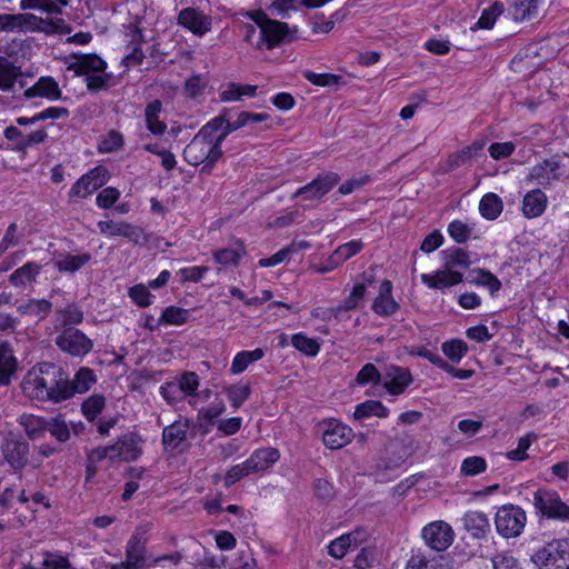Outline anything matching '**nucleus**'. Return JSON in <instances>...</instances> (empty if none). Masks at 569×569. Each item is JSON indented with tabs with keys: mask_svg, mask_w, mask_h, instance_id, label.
Segmentation results:
<instances>
[{
	"mask_svg": "<svg viewBox=\"0 0 569 569\" xmlns=\"http://www.w3.org/2000/svg\"><path fill=\"white\" fill-rule=\"evenodd\" d=\"M92 257L90 253L84 252L80 254H59L53 260V267L59 271L63 273H74L76 271L80 270L82 267H84L87 263L91 261Z\"/></svg>",
	"mask_w": 569,
	"mask_h": 569,
	"instance_id": "7c9ffc66",
	"label": "nucleus"
},
{
	"mask_svg": "<svg viewBox=\"0 0 569 569\" xmlns=\"http://www.w3.org/2000/svg\"><path fill=\"white\" fill-rule=\"evenodd\" d=\"M54 343L60 351L73 358H83L93 349V341L76 327L58 330Z\"/></svg>",
	"mask_w": 569,
	"mask_h": 569,
	"instance_id": "0eeeda50",
	"label": "nucleus"
},
{
	"mask_svg": "<svg viewBox=\"0 0 569 569\" xmlns=\"http://www.w3.org/2000/svg\"><path fill=\"white\" fill-rule=\"evenodd\" d=\"M61 94L58 82L51 77L39 78V80L23 93L27 99L40 97L49 100H59Z\"/></svg>",
	"mask_w": 569,
	"mask_h": 569,
	"instance_id": "393cba45",
	"label": "nucleus"
},
{
	"mask_svg": "<svg viewBox=\"0 0 569 569\" xmlns=\"http://www.w3.org/2000/svg\"><path fill=\"white\" fill-rule=\"evenodd\" d=\"M292 346L308 357H315L320 350V345L316 339L309 338L302 333H296L291 338Z\"/></svg>",
	"mask_w": 569,
	"mask_h": 569,
	"instance_id": "603ef678",
	"label": "nucleus"
},
{
	"mask_svg": "<svg viewBox=\"0 0 569 569\" xmlns=\"http://www.w3.org/2000/svg\"><path fill=\"white\" fill-rule=\"evenodd\" d=\"M442 557L430 556L422 549L413 550L405 569H446Z\"/></svg>",
	"mask_w": 569,
	"mask_h": 569,
	"instance_id": "473e14b6",
	"label": "nucleus"
},
{
	"mask_svg": "<svg viewBox=\"0 0 569 569\" xmlns=\"http://www.w3.org/2000/svg\"><path fill=\"white\" fill-rule=\"evenodd\" d=\"M178 24L193 34L202 37L211 30V18L196 8H184L179 12Z\"/></svg>",
	"mask_w": 569,
	"mask_h": 569,
	"instance_id": "dca6fc26",
	"label": "nucleus"
},
{
	"mask_svg": "<svg viewBox=\"0 0 569 569\" xmlns=\"http://www.w3.org/2000/svg\"><path fill=\"white\" fill-rule=\"evenodd\" d=\"M531 560L538 569H569V537L545 543L532 553Z\"/></svg>",
	"mask_w": 569,
	"mask_h": 569,
	"instance_id": "20e7f679",
	"label": "nucleus"
},
{
	"mask_svg": "<svg viewBox=\"0 0 569 569\" xmlns=\"http://www.w3.org/2000/svg\"><path fill=\"white\" fill-rule=\"evenodd\" d=\"M222 157V150L217 142H210L196 134L183 150L184 160L191 166L203 164L201 171L210 172Z\"/></svg>",
	"mask_w": 569,
	"mask_h": 569,
	"instance_id": "39448f33",
	"label": "nucleus"
},
{
	"mask_svg": "<svg viewBox=\"0 0 569 569\" xmlns=\"http://www.w3.org/2000/svg\"><path fill=\"white\" fill-rule=\"evenodd\" d=\"M206 87L207 82L203 78L200 74H193L184 81L183 92L187 97L196 99L203 94Z\"/></svg>",
	"mask_w": 569,
	"mask_h": 569,
	"instance_id": "69168bd1",
	"label": "nucleus"
},
{
	"mask_svg": "<svg viewBox=\"0 0 569 569\" xmlns=\"http://www.w3.org/2000/svg\"><path fill=\"white\" fill-rule=\"evenodd\" d=\"M487 469V462L482 457L472 456L466 458L462 463L460 471L462 475L472 477L479 475Z\"/></svg>",
	"mask_w": 569,
	"mask_h": 569,
	"instance_id": "680f3d73",
	"label": "nucleus"
},
{
	"mask_svg": "<svg viewBox=\"0 0 569 569\" xmlns=\"http://www.w3.org/2000/svg\"><path fill=\"white\" fill-rule=\"evenodd\" d=\"M512 13L516 20H526L537 12L536 0H512Z\"/></svg>",
	"mask_w": 569,
	"mask_h": 569,
	"instance_id": "6e6d98bb",
	"label": "nucleus"
},
{
	"mask_svg": "<svg viewBox=\"0 0 569 569\" xmlns=\"http://www.w3.org/2000/svg\"><path fill=\"white\" fill-rule=\"evenodd\" d=\"M17 359L8 342L0 343V386H8L17 370Z\"/></svg>",
	"mask_w": 569,
	"mask_h": 569,
	"instance_id": "2f4dec72",
	"label": "nucleus"
},
{
	"mask_svg": "<svg viewBox=\"0 0 569 569\" xmlns=\"http://www.w3.org/2000/svg\"><path fill=\"white\" fill-rule=\"evenodd\" d=\"M532 505L536 512L548 519L569 521V506L558 492L550 489H538L533 492Z\"/></svg>",
	"mask_w": 569,
	"mask_h": 569,
	"instance_id": "6e6552de",
	"label": "nucleus"
},
{
	"mask_svg": "<svg viewBox=\"0 0 569 569\" xmlns=\"http://www.w3.org/2000/svg\"><path fill=\"white\" fill-rule=\"evenodd\" d=\"M353 438V431L339 421H329L322 435L325 446L331 450L347 446Z\"/></svg>",
	"mask_w": 569,
	"mask_h": 569,
	"instance_id": "aec40b11",
	"label": "nucleus"
},
{
	"mask_svg": "<svg viewBox=\"0 0 569 569\" xmlns=\"http://www.w3.org/2000/svg\"><path fill=\"white\" fill-rule=\"evenodd\" d=\"M560 168L561 163L557 158L545 159L531 168L526 180L543 188L550 187L561 178Z\"/></svg>",
	"mask_w": 569,
	"mask_h": 569,
	"instance_id": "4468645a",
	"label": "nucleus"
},
{
	"mask_svg": "<svg viewBox=\"0 0 569 569\" xmlns=\"http://www.w3.org/2000/svg\"><path fill=\"white\" fill-rule=\"evenodd\" d=\"M463 528L475 539H485L490 532V521L481 511H467L461 518Z\"/></svg>",
	"mask_w": 569,
	"mask_h": 569,
	"instance_id": "b1692460",
	"label": "nucleus"
},
{
	"mask_svg": "<svg viewBox=\"0 0 569 569\" xmlns=\"http://www.w3.org/2000/svg\"><path fill=\"white\" fill-rule=\"evenodd\" d=\"M482 147V143L473 142L472 144L463 148L462 150L450 154L446 162V171H451L459 167L470 163L472 159L480 153Z\"/></svg>",
	"mask_w": 569,
	"mask_h": 569,
	"instance_id": "c9c22d12",
	"label": "nucleus"
},
{
	"mask_svg": "<svg viewBox=\"0 0 569 569\" xmlns=\"http://www.w3.org/2000/svg\"><path fill=\"white\" fill-rule=\"evenodd\" d=\"M57 331L60 329H64L66 327H74L80 325L83 321V311L82 309L74 302L68 303L64 308L58 309L56 311Z\"/></svg>",
	"mask_w": 569,
	"mask_h": 569,
	"instance_id": "72a5a7b5",
	"label": "nucleus"
},
{
	"mask_svg": "<svg viewBox=\"0 0 569 569\" xmlns=\"http://www.w3.org/2000/svg\"><path fill=\"white\" fill-rule=\"evenodd\" d=\"M537 438L535 433H528L518 440L516 449L510 450L506 453L509 460L523 461L528 458L527 450L531 446L532 441Z\"/></svg>",
	"mask_w": 569,
	"mask_h": 569,
	"instance_id": "13d9d810",
	"label": "nucleus"
},
{
	"mask_svg": "<svg viewBox=\"0 0 569 569\" xmlns=\"http://www.w3.org/2000/svg\"><path fill=\"white\" fill-rule=\"evenodd\" d=\"M526 521V512L513 505L502 506L495 518L497 532L505 538L518 537L523 531Z\"/></svg>",
	"mask_w": 569,
	"mask_h": 569,
	"instance_id": "1a4fd4ad",
	"label": "nucleus"
},
{
	"mask_svg": "<svg viewBox=\"0 0 569 569\" xmlns=\"http://www.w3.org/2000/svg\"><path fill=\"white\" fill-rule=\"evenodd\" d=\"M46 430L60 442H66L70 438L69 427L61 417L47 420Z\"/></svg>",
	"mask_w": 569,
	"mask_h": 569,
	"instance_id": "5fc2aeb1",
	"label": "nucleus"
},
{
	"mask_svg": "<svg viewBox=\"0 0 569 569\" xmlns=\"http://www.w3.org/2000/svg\"><path fill=\"white\" fill-rule=\"evenodd\" d=\"M98 228L102 234L108 237H123L133 243H139L143 238L142 229L124 221L101 220Z\"/></svg>",
	"mask_w": 569,
	"mask_h": 569,
	"instance_id": "6ab92c4d",
	"label": "nucleus"
},
{
	"mask_svg": "<svg viewBox=\"0 0 569 569\" xmlns=\"http://www.w3.org/2000/svg\"><path fill=\"white\" fill-rule=\"evenodd\" d=\"M246 16L260 29V37L254 46L257 49L272 50L298 39L299 30L296 26L289 27L286 22L270 19L262 10L249 11Z\"/></svg>",
	"mask_w": 569,
	"mask_h": 569,
	"instance_id": "7ed1b4c3",
	"label": "nucleus"
},
{
	"mask_svg": "<svg viewBox=\"0 0 569 569\" xmlns=\"http://www.w3.org/2000/svg\"><path fill=\"white\" fill-rule=\"evenodd\" d=\"M503 208L502 200L492 192L486 193L479 202L481 216L488 220H495Z\"/></svg>",
	"mask_w": 569,
	"mask_h": 569,
	"instance_id": "ea45409f",
	"label": "nucleus"
},
{
	"mask_svg": "<svg viewBox=\"0 0 569 569\" xmlns=\"http://www.w3.org/2000/svg\"><path fill=\"white\" fill-rule=\"evenodd\" d=\"M421 538L431 550L441 552L452 545L455 532L449 523L437 520L422 528Z\"/></svg>",
	"mask_w": 569,
	"mask_h": 569,
	"instance_id": "9d476101",
	"label": "nucleus"
},
{
	"mask_svg": "<svg viewBox=\"0 0 569 569\" xmlns=\"http://www.w3.org/2000/svg\"><path fill=\"white\" fill-rule=\"evenodd\" d=\"M89 178L84 173L72 184L69 191L70 201L73 199H86L96 191Z\"/></svg>",
	"mask_w": 569,
	"mask_h": 569,
	"instance_id": "864d4df0",
	"label": "nucleus"
},
{
	"mask_svg": "<svg viewBox=\"0 0 569 569\" xmlns=\"http://www.w3.org/2000/svg\"><path fill=\"white\" fill-rule=\"evenodd\" d=\"M263 356L264 351L261 348H257L251 351H240L234 356L231 362L230 371L233 375H239L243 372L250 363L262 359Z\"/></svg>",
	"mask_w": 569,
	"mask_h": 569,
	"instance_id": "58836bf2",
	"label": "nucleus"
},
{
	"mask_svg": "<svg viewBox=\"0 0 569 569\" xmlns=\"http://www.w3.org/2000/svg\"><path fill=\"white\" fill-rule=\"evenodd\" d=\"M0 452L3 461H6L14 472H20L29 463L30 445L21 433L8 431L1 438Z\"/></svg>",
	"mask_w": 569,
	"mask_h": 569,
	"instance_id": "423d86ee",
	"label": "nucleus"
},
{
	"mask_svg": "<svg viewBox=\"0 0 569 569\" xmlns=\"http://www.w3.org/2000/svg\"><path fill=\"white\" fill-rule=\"evenodd\" d=\"M128 295L136 305L142 308L149 307L154 298L148 287L142 283L131 287Z\"/></svg>",
	"mask_w": 569,
	"mask_h": 569,
	"instance_id": "e2e57ef3",
	"label": "nucleus"
},
{
	"mask_svg": "<svg viewBox=\"0 0 569 569\" xmlns=\"http://www.w3.org/2000/svg\"><path fill=\"white\" fill-rule=\"evenodd\" d=\"M224 391L231 406L238 409L250 397L251 387L248 382L240 381L226 387Z\"/></svg>",
	"mask_w": 569,
	"mask_h": 569,
	"instance_id": "c03bdc74",
	"label": "nucleus"
},
{
	"mask_svg": "<svg viewBox=\"0 0 569 569\" xmlns=\"http://www.w3.org/2000/svg\"><path fill=\"white\" fill-rule=\"evenodd\" d=\"M21 74V67L17 66L9 58L0 56V90H12Z\"/></svg>",
	"mask_w": 569,
	"mask_h": 569,
	"instance_id": "f704fd0d",
	"label": "nucleus"
},
{
	"mask_svg": "<svg viewBox=\"0 0 569 569\" xmlns=\"http://www.w3.org/2000/svg\"><path fill=\"white\" fill-rule=\"evenodd\" d=\"M471 232L472 229L460 220H453L448 226V233L457 243H465Z\"/></svg>",
	"mask_w": 569,
	"mask_h": 569,
	"instance_id": "338daca9",
	"label": "nucleus"
},
{
	"mask_svg": "<svg viewBox=\"0 0 569 569\" xmlns=\"http://www.w3.org/2000/svg\"><path fill=\"white\" fill-rule=\"evenodd\" d=\"M361 279L360 282L353 286L349 296L339 306L329 309L326 312L328 315H323L322 319H329L330 316L338 318L342 311L353 310L359 307L360 301L366 295L367 287L373 283L375 277L373 274L362 273Z\"/></svg>",
	"mask_w": 569,
	"mask_h": 569,
	"instance_id": "2eb2a0df",
	"label": "nucleus"
},
{
	"mask_svg": "<svg viewBox=\"0 0 569 569\" xmlns=\"http://www.w3.org/2000/svg\"><path fill=\"white\" fill-rule=\"evenodd\" d=\"M443 270L421 274V281L431 289H445L463 281V272L470 267L469 253L462 248L441 251Z\"/></svg>",
	"mask_w": 569,
	"mask_h": 569,
	"instance_id": "f03ea898",
	"label": "nucleus"
},
{
	"mask_svg": "<svg viewBox=\"0 0 569 569\" xmlns=\"http://www.w3.org/2000/svg\"><path fill=\"white\" fill-rule=\"evenodd\" d=\"M412 377L408 369L391 366L383 377V386L391 395H400L411 383Z\"/></svg>",
	"mask_w": 569,
	"mask_h": 569,
	"instance_id": "4be33fe9",
	"label": "nucleus"
},
{
	"mask_svg": "<svg viewBox=\"0 0 569 569\" xmlns=\"http://www.w3.org/2000/svg\"><path fill=\"white\" fill-rule=\"evenodd\" d=\"M67 3V0H21L20 8L22 10L41 9L49 13H60L61 8Z\"/></svg>",
	"mask_w": 569,
	"mask_h": 569,
	"instance_id": "de8ad7c7",
	"label": "nucleus"
},
{
	"mask_svg": "<svg viewBox=\"0 0 569 569\" xmlns=\"http://www.w3.org/2000/svg\"><path fill=\"white\" fill-rule=\"evenodd\" d=\"M112 76L106 71L94 72L86 78L87 89L92 92L107 90L110 87Z\"/></svg>",
	"mask_w": 569,
	"mask_h": 569,
	"instance_id": "052dcab7",
	"label": "nucleus"
},
{
	"mask_svg": "<svg viewBox=\"0 0 569 569\" xmlns=\"http://www.w3.org/2000/svg\"><path fill=\"white\" fill-rule=\"evenodd\" d=\"M400 308L399 303L392 298V283L383 280L380 284L379 295L372 303V310L381 316L389 317Z\"/></svg>",
	"mask_w": 569,
	"mask_h": 569,
	"instance_id": "5701e85b",
	"label": "nucleus"
},
{
	"mask_svg": "<svg viewBox=\"0 0 569 569\" xmlns=\"http://www.w3.org/2000/svg\"><path fill=\"white\" fill-rule=\"evenodd\" d=\"M142 438L134 432L122 435L111 445V460L119 458L127 462L136 461L142 455Z\"/></svg>",
	"mask_w": 569,
	"mask_h": 569,
	"instance_id": "ddd939ff",
	"label": "nucleus"
},
{
	"mask_svg": "<svg viewBox=\"0 0 569 569\" xmlns=\"http://www.w3.org/2000/svg\"><path fill=\"white\" fill-rule=\"evenodd\" d=\"M505 11L502 2L496 1L489 8L485 9L473 27L470 29L476 31L478 29H491L497 18Z\"/></svg>",
	"mask_w": 569,
	"mask_h": 569,
	"instance_id": "37998d69",
	"label": "nucleus"
},
{
	"mask_svg": "<svg viewBox=\"0 0 569 569\" xmlns=\"http://www.w3.org/2000/svg\"><path fill=\"white\" fill-rule=\"evenodd\" d=\"M247 251L242 241H234L228 248H222L213 252V260L223 268L238 266L240 259Z\"/></svg>",
	"mask_w": 569,
	"mask_h": 569,
	"instance_id": "c756f323",
	"label": "nucleus"
},
{
	"mask_svg": "<svg viewBox=\"0 0 569 569\" xmlns=\"http://www.w3.org/2000/svg\"><path fill=\"white\" fill-rule=\"evenodd\" d=\"M363 248L361 240H352L339 246L330 256V261L335 264H340L351 257L356 256Z\"/></svg>",
	"mask_w": 569,
	"mask_h": 569,
	"instance_id": "49530a36",
	"label": "nucleus"
},
{
	"mask_svg": "<svg viewBox=\"0 0 569 569\" xmlns=\"http://www.w3.org/2000/svg\"><path fill=\"white\" fill-rule=\"evenodd\" d=\"M30 399L60 403L68 400L67 372L53 362H40L32 367L21 382Z\"/></svg>",
	"mask_w": 569,
	"mask_h": 569,
	"instance_id": "f257e3e1",
	"label": "nucleus"
},
{
	"mask_svg": "<svg viewBox=\"0 0 569 569\" xmlns=\"http://www.w3.org/2000/svg\"><path fill=\"white\" fill-rule=\"evenodd\" d=\"M162 102L158 99L149 102L144 108V122L151 134L160 137L167 131V123L160 119Z\"/></svg>",
	"mask_w": 569,
	"mask_h": 569,
	"instance_id": "c85d7f7f",
	"label": "nucleus"
},
{
	"mask_svg": "<svg viewBox=\"0 0 569 569\" xmlns=\"http://www.w3.org/2000/svg\"><path fill=\"white\" fill-rule=\"evenodd\" d=\"M473 273L476 277L469 280L470 283L486 287L491 296L500 291L501 281L491 271L479 268L473 270Z\"/></svg>",
	"mask_w": 569,
	"mask_h": 569,
	"instance_id": "79ce46f5",
	"label": "nucleus"
},
{
	"mask_svg": "<svg viewBox=\"0 0 569 569\" xmlns=\"http://www.w3.org/2000/svg\"><path fill=\"white\" fill-rule=\"evenodd\" d=\"M303 77L318 87H333L337 86L341 79L340 76L333 73H316L313 71H305Z\"/></svg>",
	"mask_w": 569,
	"mask_h": 569,
	"instance_id": "0e129e2a",
	"label": "nucleus"
},
{
	"mask_svg": "<svg viewBox=\"0 0 569 569\" xmlns=\"http://www.w3.org/2000/svg\"><path fill=\"white\" fill-rule=\"evenodd\" d=\"M340 181V176L336 172H326L318 174L311 182L299 188L293 198L302 197L305 200L320 199L333 189Z\"/></svg>",
	"mask_w": 569,
	"mask_h": 569,
	"instance_id": "f8f14e48",
	"label": "nucleus"
},
{
	"mask_svg": "<svg viewBox=\"0 0 569 569\" xmlns=\"http://www.w3.org/2000/svg\"><path fill=\"white\" fill-rule=\"evenodd\" d=\"M548 204V198L540 189L527 192L522 200V213L528 219L540 217Z\"/></svg>",
	"mask_w": 569,
	"mask_h": 569,
	"instance_id": "bb28decb",
	"label": "nucleus"
},
{
	"mask_svg": "<svg viewBox=\"0 0 569 569\" xmlns=\"http://www.w3.org/2000/svg\"><path fill=\"white\" fill-rule=\"evenodd\" d=\"M106 406V398L102 395H92L86 399L81 405L83 416L93 421L102 411Z\"/></svg>",
	"mask_w": 569,
	"mask_h": 569,
	"instance_id": "8fccbe9b",
	"label": "nucleus"
},
{
	"mask_svg": "<svg viewBox=\"0 0 569 569\" xmlns=\"http://www.w3.org/2000/svg\"><path fill=\"white\" fill-rule=\"evenodd\" d=\"M52 303L47 299H30L18 307L21 315L46 316L51 311Z\"/></svg>",
	"mask_w": 569,
	"mask_h": 569,
	"instance_id": "3c124183",
	"label": "nucleus"
},
{
	"mask_svg": "<svg viewBox=\"0 0 569 569\" xmlns=\"http://www.w3.org/2000/svg\"><path fill=\"white\" fill-rule=\"evenodd\" d=\"M41 264L34 261H29L22 267L16 269L10 276L9 281L14 287H26L28 283L36 280L41 272Z\"/></svg>",
	"mask_w": 569,
	"mask_h": 569,
	"instance_id": "e433bc0d",
	"label": "nucleus"
},
{
	"mask_svg": "<svg viewBox=\"0 0 569 569\" xmlns=\"http://www.w3.org/2000/svg\"><path fill=\"white\" fill-rule=\"evenodd\" d=\"M44 20L32 13H0V32H34L44 30Z\"/></svg>",
	"mask_w": 569,
	"mask_h": 569,
	"instance_id": "9b49d317",
	"label": "nucleus"
},
{
	"mask_svg": "<svg viewBox=\"0 0 569 569\" xmlns=\"http://www.w3.org/2000/svg\"><path fill=\"white\" fill-rule=\"evenodd\" d=\"M222 122H224V120L220 113L207 122L197 134L210 142H217L219 133L222 132Z\"/></svg>",
	"mask_w": 569,
	"mask_h": 569,
	"instance_id": "4d7b16f0",
	"label": "nucleus"
},
{
	"mask_svg": "<svg viewBox=\"0 0 569 569\" xmlns=\"http://www.w3.org/2000/svg\"><path fill=\"white\" fill-rule=\"evenodd\" d=\"M146 540L142 533L136 531L129 539L126 548L127 561L124 566L131 569H140L144 562Z\"/></svg>",
	"mask_w": 569,
	"mask_h": 569,
	"instance_id": "a878e982",
	"label": "nucleus"
},
{
	"mask_svg": "<svg viewBox=\"0 0 569 569\" xmlns=\"http://www.w3.org/2000/svg\"><path fill=\"white\" fill-rule=\"evenodd\" d=\"M445 356L452 362L458 363L467 355L468 346L463 340L453 339L441 346Z\"/></svg>",
	"mask_w": 569,
	"mask_h": 569,
	"instance_id": "09e8293b",
	"label": "nucleus"
},
{
	"mask_svg": "<svg viewBox=\"0 0 569 569\" xmlns=\"http://www.w3.org/2000/svg\"><path fill=\"white\" fill-rule=\"evenodd\" d=\"M493 569H521L519 561L508 552H499L492 556Z\"/></svg>",
	"mask_w": 569,
	"mask_h": 569,
	"instance_id": "774afa93",
	"label": "nucleus"
},
{
	"mask_svg": "<svg viewBox=\"0 0 569 569\" xmlns=\"http://www.w3.org/2000/svg\"><path fill=\"white\" fill-rule=\"evenodd\" d=\"M389 416V410L380 401L367 400L359 403L355 408L353 417L357 420H361L369 417L386 418Z\"/></svg>",
	"mask_w": 569,
	"mask_h": 569,
	"instance_id": "4c0bfd02",
	"label": "nucleus"
},
{
	"mask_svg": "<svg viewBox=\"0 0 569 569\" xmlns=\"http://www.w3.org/2000/svg\"><path fill=\"white\" fill-rule=\"evenodd\" d=\"M279 459L280 452L277 448L262 447L256 449L246 460V463L251 473H258L268 470Z\"/></svg>",
	"mask_w": 569,
	"mask_h": 569,
	"instance_id": "412c9836",
	"label": "nucleus"
},
{
	"mask_svg": "<svg viewBox=\"0 0 569 569\" xmlns=\"http://www.w3.org/2000/svg\"><path fill=\"white\" fill-rule=\"evenodd\" d=\"M72 61L69 62L67 69L73 71L76 76H84L86 78L94 72L106 71L107 62L96 53L72 54Z\"/></svg>",
	"mask_w": 569,
	"mask_h": 569,
	"instance_id": "f3484780",
	"label": "nucleus"
},
{
	"mask_svg": "<svg viewBox=\"0 0 569 569\" xmlns=\"http://www.w3.org/2000/svg\"><path fill=\"white\" fill-rule=\"evenodd\" d=\"M19 423L23 427L28 438L33 440L46 431L47 420L34 415H22L19 418Z\"/></svg>",
	"mask_w": 569,
	"mask_h": 569,
	"instance_id": "a19ab883",
	"label": "nucleus"
},
{
	"mask_svg": "<svg viewBox=\"0 0 569 569\" xmlns=\"http://www.w3.org/2000/svg\"><path fill=\"white\" fill-rule=\"evenodd\" d=\"M190 429L189 420H177L162 430V446L166 452H173L181 449L187 442V435Z\"/></svg>",
	"mask_w": 569,
	"mask_h": 569,
	"instance_id": "a211bd4d",
	"label": "nucleus"
},
{
	"mask_svg": "<svg viewBox=\"0 0 569 569\" xmlns=\"http://www.w3.org/2000/svg\"><path fill=\"white\" fill-rule=\"evenodd\" d=\"M183 397L194 396L199 388V377L196 372H183L177 381Z\"/></svg>",
	"mask_w": 569,
	"mask_h": 569,
	"instance_id": "bf43d9fd",
	"label": "nucleus"
},
{
	"mask_svg": "<svg viewBox=\"0 0 569 569\" xmlns=\"http://www.w3.org/2000/svg\"><path fill=\"white\" fill-rule=\"evenodd\" d=\"M97 382L94 371L87 367H81L70 380L67 375V387L69 389L68 399L72 398L76 393L87 392L92 385Z\"/></svg>",
	"mask_w": 569,
	"mask_h": 569,
	"instance_id": "cd10ccee",
	"label": "nucleus"
},
{
	"mask_svg": "<svg viewBox=\"0 0 569 569\" xmlns=\"http://www.w3.org/2000/svg\"><path fill=\"white\" fill-rule=\"evenodd\" d=\"M189 317V310L176 306H169L162 311L161 317L158 319V326H181L188 321Z\"/></svg>",
	"mask_w": 569,
	"mask_h": 569,
	"instance_id": "a18cd8bd",
	"label": "nucleus"
}]
</instances>
